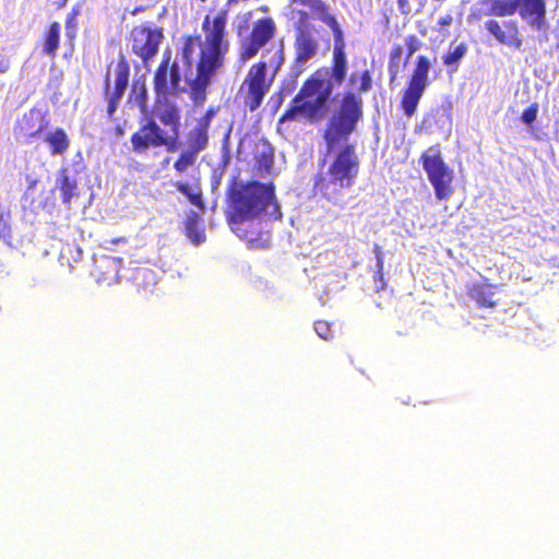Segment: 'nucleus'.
<instances>
[{"mask_svg":"<svg viewBox=\"0 0 559 559\" xmlns=\"http://www.w3.org/2000/svg\"><path fill=\"white\" fill-rule=\"evenodd\" d=\"M362 108L361 96L346 92L324 129L323 140L328 151L331 152L344 143L328 170L318 173L313 180V194L329 202L341 201L344 190L350 189L358 176L360 160L356 154V146L347 141L364 117Z\"/></svg>","mask_w":559,"mask_h":559,"instance_id":"obj_1","label":"nucleus"},{"mask_svg":"<svg viewBox=\"0 0 559 559\" xmlns=\"http://www.w3.org/2000/svg\"><path fill=\"white\" fill-rule=\"evenodd\" d=\"M228 14V9L211 10L204 15L201 24L204 37L200 35L183 37L181 56L187 66H191L194 50L199 47L197 73L189 84L195 102L204 100L205 91L212 78L224 66L229 50Z\"/></svg>","mask_w":559,"mask_h":559,"instance_id":"obj_2","label":"nucleus"},{"mask_svg":"<svg viewBox=\"0 0 559 559\" xmlns=\"http://www.w3.org/2000/svg\"><path fill=\"white\" fill-rule=\"evenodd\" d=\"M227 207L229 218L234 223L255 218L280 221L283 216L272 181L234 182L227 191Z\"/></svg>","mask_w":559,"mask_h":559,"instance_id":"obj_3","label":"nucleus"},{"mask_svg":"<svg viewBox=\"0 0 559 559\" xmlns=\"http://www.w3.org/2000/svg\"><path fill=\"white\" fill-rule=\"evenodd\" d=\"M326 75L328 69L321 68L304 81L289 107L280 117L278 124L295 121L298 118H304L310 123H318L328 116L333 85Z\"/></svg>","mask_w":559,"mask_h":559,"instance_id":"obj_4","label":"nucleus"},{"mask_svg":"<svg viewBox=\"0 0 559 559\" xmlns=\"http://www.w3.org/2000/svg\"><path fill=\"white\" fill-rule=\"evenodd\" d=\"M284 61V47L281 46L274 51L269 63L261 60L250 67L241 86V90L246 88L243 102L250 111L260 108Z\"/></svg>","mask_w":559,"mask_h":559,"instance_id":"obj_5","label":"nucleus"},{"mask_svg":"<svg viewBox=\"0 0 559 559\" xmlns=\"http://www.w3.org/2000/svg\"><path fill=\"white\" fill-rule=\"evenodd\" d=\"M162 147L168 153L180 146L182 109L176 102H154L150 114L144 115Z\"/></svg>","mask_w":559,"mask_h":559,"instance_id":"obj_6","label":"nucleus"},{"mask_svg":"<svg viewBox=\"0 0 559 559\" xmlns=\"http://www.w3.org/2000/svg\"><path fill=\"white\" fill-rule=\"evenodd\" d=\"M432 68L430 59L425 55L415 58L400 99V109L407 118H412L418 108L426 90L430 85L429 73Z\"/></svg>","mask_w":559,"mask_h":559,"instance_id":"obj_7","label":"nucleus"},{"mask_svg":"<svg viewBox=\"0 0 559 559\" xmlns=\"http://www.w3.org/2000/svg\"><path fill=\"white\" fill-rule=\"evenodd\" d=\"M419 162L435 189L436 198L440 201L448 200L454 191L452 186L454 176L453 170L442 158L439 144L425 151L420 155Z\"/></svg>","mask_w":559,"mask_h":559,"instance_id":"obj_8","label":"nucleus"},{"mask_svg":"<svg viewBox=\"0 0 559 559\" xmlns=\"http://www.w3.org/2000/svg\"><path fill=\"white\" fill-rule=\"evenodd\" d=\"M130 63L127 57L120 52L117 61L107 66L104 78V97L107 100V117L111 119L116 112L130 80Z\"/></svg>","mask_w":559,"mask_h":559,"instance_id":"obj_9","label":"nucleus"},{"mask_svg":"<svg viewBox=\"0 0 559 559\" xmlns=\"http://www.w3.org/2000/svg\"><path fill=\"white\" fill-rule=\"evenodd\" d=\"M180 67L177 61H171V53L167 51L163 55L162 61L153 75L154 102H173L169 95H175L180 92Z\"/></svg>","mask_w":559,"mask_h":559,"instance_id":"obj_10","label":"nucleus"},{"mask_svg":"<svg viewBox=\"0 0 559 559\" xmlns=\"http://www.w3.org/2000/svg\"><path fill=\"white\" fill-rule=\"evenodd\" d=\"M128 39L131 52L139 57L143 64H147L157 56L164 32L159 26L136 25L130 31Z\"/></svg>","mask_w":559,"mask_h":559,"instance_id":"obj_11","label":"nucleus"},{"mask_svg":"<svg viewBox=\"0 0 559 559\" xmlns=\"http://www.w3.org/2000/svg\"><path fill=\"white\" fill-rule=\"evenodd\" d=\"M275 33L276 25L271 17L254 21L250 34L240 44L239 59L243 62L253 59L274 38Z\"/></svg>","mask_w":559,"mask_h":559,"instance_id":"obj_12","label":"nucleus"},{"mask_svg":"<svg viewBox=\"0 0 559 559\" xmlns=\"http://www.w3.org/2000/svg\"><path fill=\"white\" fill-rule=\"evenodd\" d=\"M485 29L499 45L514 50H521L523 47V38L515 20L489 19L485 22Z\"/></svg>","mask_w":559,"mask_h":559,"instance_id":"obj_13","label":"nucleus"},{"mask_svg":"<svg viewBox=\"0 0 559 559\" xmlns=\"http://www.w3.org/2000/svg\"><path fill=\"white\" fill-rule=\"evenodd\" d=\"M318 41L311 33L305 28L298 27L296 31L293 60V72L296 76L304 73L308 68V62L316 57L318 52Z\"/></svg>","mask_w":559,"mask_h":559,"instance_id":"obj_14","label":"nucleus"},{"mask_svg":"<svg viewBox=\"0 0 559 559\" xmlns=\"http://www.w3.org/2000/svg\"><path fill=\"white\" fill-rule=\"evenodd\" d=\"M330 28L334 37L332 76L337 84H342L347 72L344 34L338 22L330 21Z\"/></svg>","mask_w":559,"mask_h":559,"instance_id":"obj_15","label":"nucleus"},{"mask_svg":"<svg viewBox=\"0 0 559 559\" xmlns=\"http://www.w3.org/2000/svg\"><path fill=\"white\" fill-rule=\"evenodd\" d=\"M515 2L516 12L523 20L527 21L532 27L538 31L546 27V0H515Z\"/></svg>","mask_w":559,"mask_h":559,"instance_id":"obj_16","label":"nucleus"},{"mask_svg":"<svg viewBox=\"0 0 559 559\" xmlns=\"http://www.w3.org/2000/svg\"><path fill=\"white\" fill-rule=\"evenodd\" d=\"M130 142L135 154H146L150 150L162 147L145 116H142L140 127L131 135Z\"/></svg>","mask_w":559,"mask_h":559,"instance_id":"obj_17","label":"nucleus"},{"mask_svg":"<svg viewBox=\"0 0 559 559\" xmlns=\"http://www.w3.org/2000/svg\"><path fill=\"white\" fill-rule=\"evenodd\" d=\"M122 258L119 257H100L95 262V276L99 284L110 286L120 281V269Z\"/></svg>","mask_w":559,"mask_h":559,"instance_id":"obj_18","label":"nucleus"},{"mask_svg":"<svg viewBox=\"0 0 559 559\" xmlns=\"http://www.w3.org/2000/svg\"><path fill=\"white\" fill-rule=\"evenodd\" d=\"M497 285L483 277L479 282L473 283L467 287V296L474 300L480 308H493L498 305L495 299Z\"/></svg>","mask_w":559,"mask_h":559,"instance_id":"obj_19","label":"nucleus"},{"mask_svg":"<svg viewBox=\"0 0 559 559\" xmlns=\"http://www.w3.org/2000/svg\"><path fill=\"white\" fill-rule=\"evenodd\" d=\"M38 116L39 114L37 110L31 109L15 122L13 132L17 141L28 143L32 139L38 136L43 132L44 126H37Z\"/></svg>","mask_w":559,"mask_h":559,"instance_id":"obj_20","label":"nucleus"},{"mask_svg":"<svg viewBox=\"0 0 559 559\" xmlns=\"http://www.w3.org/2000/svg\"><path fill=\"white\" fill-rule=\"evenodd\" d=\"M131 281L138 293H152L156 286L154 271L144 266H139L133 270Z\"/></svg>","mask_w":559,"mask_h":559,"instance_id":"obj_21","label":"nucleus"},{"mask_svg":"<svg viewBox=\"0 0 559 559\" xmlns=\"http://www.w3.org/2000/svg\"><path fill=\"white\" fill-rule=\"evenodd\" d=\"M177 191L186 195L188 201L197 206L199 210L203 211L205 209V204L203 201V193L200 186V180L195 179L193 185H189L183 181H176L173 183Z\"/></svg>","mask_w":559,"mask_h":559,"instance_id":"obj_22","label":"nucleus"},{"mask_svg":"<svg viewBox=\"0 0 559 559\" xmlns=\"http://www.w3.org/2000/svg\"><path fill=\"white\" fill-rule=\"evenodd\" d=\"M60 29L59 22H51L43 35V53L50 58L57 56L60 46Z\"/></svg>","mask_w":559,"mask_h":559,"instance_id":"obj_23","label":"nucleus"},{"mask_svg":"<svg viewBox=\"0 0 559 559\" xmlns=\"http://www.w3.org/2000/svg\"><path fill=\"white\" fill-rule=\"evenodd\" d=\"M58 188L61 192L62 203L70 205L72 199L78 195V182L75 178L69 175L67 168H61L57 179Z\"/></svg>","mask_w":559,"mask_h":559,"instance_id":"obj_24","label":"nucleus"},{"mask_svg":"<svg viewBox=\"0 0 559 559\" xmlns=\"http://www.w3.org/2000/svg\"><path fill=\"white\" fill-rule=\"evenodd\" d=\"M45 141L49 145L51 155H63L70 147V139L61 128H57L52 132H49L46 135Z\"/></svg>","mask_w":559,"mask_h":559,"instance_id":"obj_25","label":"nucleus"},{"mask_svg":"<svg viewBox=\"0 0 559 559\" xmlns=\"http://www.w3.org/2000/svg\"><path fill=\"white\" fill-rule=\"evenodd\" d=\"M487 16L504 17L516 13L515 0H488Z\"/></svg>","mask_w":559,"mask_h":559,"instance_id":"obj_26","label":"nucleus"},{"mask_svg":"<svg viewBox=\"0 0 559 559\" xmlns=\"http://www.w3.org/2000/svg\"><path fill=\"white\" fill-rule=\"evenodd\" d=\"M293 3L308 7L319 19L330 27V21L337 22L329 12V7L323 0H292Z\"/></svg>","mask_w":559,"mask_h":559,"instance_id":"obj_27","label":"nucleus"},{"mask_svg":"<svg viewBox=\"0 0 559 559\" xmlns=\"http://www.w3.org/2000/svg\"><path fill=\"white\" fill-rule=\"evenodd\" d=\"M185 234L194 243L199 245L205 240L204 231L199 227V216L195 212H190L185 222Z\"/></svg>","mask_w":559,"mask_h":559,"instance_id":"obj_28","label":"nucleus"},{"mask_svg":"<svg viewBox=\"0 0 559 559\" xmlns=\"http://www.w3.org/2000/svg\"><path fill=\"white\" fill-rule=\"evenodd\" d=\"M209 143V131L195 126L188 134L189 148L187 151L193 152L198 155L203 151Z\"/></svg>","mask_w":559,"mask_h":559,"instance_id":"obj_29","label":"nucleus"},{"mask_svg":"<svg viewBox=\"0 0 559 559\" xmlns=\"http://www.w3.org/2000/svg\"><path fill=\"white\" fill-rule=\"evenodd\" d=\"M373 253L376 258V272L372 276L374 283V289L377 293H381L386 287V282L384 280V255L381 247L378 243L373 245Z\"/></svg>","mask_w":559,"mask_h":559,"instance_id":"obj_30","label":"nucleus"},{"mask_svg":"<svg viewBox=\"0 0 559 559\" xmlns=\"http://www.w3.org/2000/svg\"><path fill=\"white\" fill-rule=\"evenodd\" d=\"M466 52L467 45L465 43H461L442 56V62L452 71H456L461 59L466 55Z\"/></svg>","mask_w":559,"mask_h":559,"instance_id":"obj_31","label":"nucleus"},{"mask_svg":"<svg viewBox=\"0 0 559 559\" xmlns=\"http://www.w3.org/2000/svg\"><path fill=\"white\" fill-rule=\"evenodd\" d=\"M402 53H403V48L401 45H395L390 50L389 62H388V72H389V78H390V84H393L397 80Z\"/></svg>","mask_w":559,"mask_h":559,"instance_id":"obj_32","label":"nucleus"},{"mask_svg":"<svg viewBox=\"0 0 559 559\" xmlns=\"http://www.w3.org/2000/svg\"><path fill=\"white\" fill-rule=\"evenodd\" d=\"M134 102L141 112L144 115L150 114L148 110V93L144 82H134L133 84Z\"/></svg>","mask_w":559,"mask_h":559,"instance_id":"obj_33","label":"nucleus"},{"mask_svg":"<svg viewBox=\"0 0 559 559\" xmlns=\"http://www.w3.org/2000/svg\"><path fill=\"white\" fill-rule=\"evenodd\" d=\"M197 160V154L189 151H183L179 154L178 158L174 163V168L178 174H183L189 167L193 166Z\"/></svg>","mask_w":559,"mask_h":559,"instance_id":"obj_34","label":"nucleus"},{"mask_svg":"<svg viewBox=\"0 0 559 559\" xmlns=\"http://www.w3.org/2000/svg\"><path fill=\"white\" fill-rule=\"evenodd\" d=\"M357 80L359 81L358 91L360 93L368 92L372 87V78L369 70H365L364 72H361L359 76L353 73L349 78V82L353 85L356 83Z\"/></svg>","mask_w":559,"mask_h":559,"instance_id":"obj_35","label":"nucleus"},{"mask_svg":"<svg viewBox=\"0 0 559 559\" xmlns=\"http://www.w3.org/2000/svg\"><path fill=\"white\" fill-rule=\"evenodd\" d=\"M10 213L0 210V241L10 242L12 238V228L9 222Z\"/></svg>","mask_w":559,"mask_h":559,"instance_id":"obj_36","label":"nucleus"},{"mask_svg":"<svg viewBox=\"0 0 559 559\" xmlns=\"http://www.w3.org/2000/svg\"><path fill=\"white\" fill-rule=\"evenodd\" d=\"M405 46L406 60L404 61V64H406L407 60L423 47V41L415 34H409L405 37Z\"/></svg>","mask_w":559,"mask_h":559,"instance_id":"obj_37","label":"nucleus"},{"mask_svg":"<svg viewBox=\"0 0 559 559\" xmlns=\"http://www.w3.org/2000/svg\"><path fill=\"white\" fill-rule=\"evenodd\" d=\"M538 114V104L533 103L528 106L521 115V120L523 123L531 126L537 119Z\"/></svg>","mask_w":559,"mask_h":559,"instance_id":"obj_38","label":"nucleus"},{"mask_svg":"<svg viewBox=\"0 0 559 559\" xmlns=\"http://www.w3.org/2000/svg\"><path fill=\"white\" fill-rule=\"evenodd\" d=\"M314 330L323 340H329L332 336L331 325L326 321H317L314 323Z\"/></svg>","mask_w":559,"mask_h":559,"instance_id":"obj_39","label":"nucleus"},{"mask_svg":"<svg viewBox=\"0 0 559 559\" xmlns=\"http://www.w3.org/2000/svg\"><path fill=\"white\" fill-rule=\"evenodd\" d=\"M452 23H453V16L450 13L441 16L438 20V22H437L438 29L441 33L443 39L450 35V32L448 29H445V27L450 26Z\"/></svg>","mask_w":559,"mask_h":559,"instance_id":"obj_40","label":"nucleus"},{"mask_svg":"<svg viewBox=\"0 0 559 559\" xmlns=\"http://www.w3.org/2000/svg\"><path fill=\"white\" fill-rule=\"evenodd\" d=\"M217 110L215 108H209L205 114L198 121V127L209 131L212 119L215 117Z\"/></svg>","mask_w":559,"mask_h":559,"instance_id":"obj_41","label":"nucleus"},{"mask_svg":"<svg viewBox=\"0 0 559 559\" xmlns=\"http://www.w3.org/2000/svg\"><path fill=\"white\" fill-rule=\"evenodd\" d=\"M78 12L72 11L68 16L66 21V28H67V36L70 38L75 37V27H76V17Z\"/></svg>","mask_w":559,"mask_h":559,"instance_id":"obj_42","label":"nucleus"},{"mask_svg":"<svg viewBox=\"0 0 559 559\" xmlns=\"http://www.w3.org/2000/svg\"><path fill=\"white\" fill-rule=\"evenodd\" d=\"M397 7L402 15H408L412 11L409 0H397Z\"/></svg>","mask_w":559,"mask_h":559,"instance_id":"obj_43","label":"nucleus"},{"mask_svg":"<svg viewBox=\"0 0 559 559\" xmlns=\"http://www.w3.org/2000/svg\"><path fill=\"white\" fill-rule=\"evenodd\" d=\"M107 245H119V243H126L127 242V238L126 237H117V238H111L109 240H106L105 241Z\"/></svg>","mask_w":559,"mask_h":559,"instance_id":"obj_44","label":"nucleus"},{"mask_svg":"<svg viewBox=\"0 0 559 559\" xmlns=\"http://www.w3.org/2000/svg\"><path fill=\"white\" fill-rule=\"evenodd\" d=\"M298 15H299L300 23L306 24L307 21L309 20V14L306 11H302V10L298 11Z\"/></svg>","mask_w":559,"mask_h":559,"instance_id":"obj_45","label":"nucleus"},{"mask_svg":"<svg viewBox=\"0 0 559 559\" xmlns=\"http://www.w3.org/2000/svg\"><path fill=\"white\" fill-rule=\"evenodd\" d=\"M115 134L117 136H122L124 134V128L122 126L115 127Z\"/></svg>","mask_w":559,"mask_h":559,"instance_id":"obj_46","label":"nucleus"},{"mask_svg":"<svg viewBox=\"0 0 559 559\" xmlns=\"http://www.w3.org/2000/svg\"><path fill=\"white\" fill-rule=\"evenodd\" d=\"M144 10H145V7L140 5V7L134 8V9L131 11V14H132V15H136V14H139L140 12H143Z\"/></svg>","mask_w":559,"mask_h":559,"instance_id":"obj_47","label":"nucleus"},{"mask_svg":"<svg viewBox=\"0 0 559 559\" xmlns=\"http://www.w3.org/2000/svg\"><path fill=\"white\" fill-rule=\"evenodd\" d=\"M69 0H57L56 4L58 8H63L68 3Z\"/></svg>","mask_w":559,"mask_h":559,"instance_id":"obj_48","label":"nucleus"},{"mask_svg":"<svg viewBox=\"0 0 559 559\" xmlns=\"http://www.w3.org/2000/svg\"><path fill=\"white\" fill-rule=\"evenodd\" d=\"M219 181L217 180L216 182L213 183V189H216L217 186H218Z\"/></svg>","mask_w":559,"mask_h":559,"instance_id":"obj_49","label":"nucleus"},{"mask_svg":"<svg viewBox=\"0 0 559 559\" xmlns=\"http://www.w3.org/2000/svg\"><path fill=\"white\" fill-rule=\"evenodd\" d=\"M272 50L271 49H267L265 52H264V56L270 53Z\"/></svg>","mask_w":559,"mask_h":559,"instance_id":"obj_50","label":"nucleus"}]
</instances>
